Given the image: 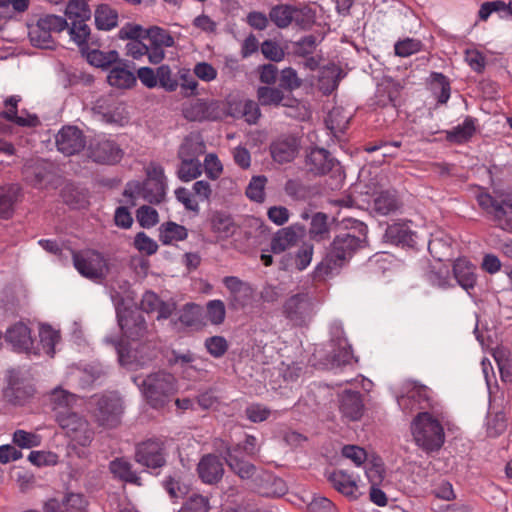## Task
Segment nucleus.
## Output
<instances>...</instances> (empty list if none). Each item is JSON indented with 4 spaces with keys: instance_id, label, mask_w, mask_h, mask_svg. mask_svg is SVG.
<instances>
[{
    "instance_id": "obj_1",
    "label": "nucleus",
    "mask_w": 512,
    "mask_h": 512,
    "mask_svg": "<svg viewBox=\"0 0 512 512\" xmlns=\"http://www.w3.org/2000/svg\"><path fill=\"white\" fill-rule=\"evenodd\" d=\"M368 227L361 221H355L350 230L337 234L327 248L322 261L313 272L315 280H324L327 276L339 273L350 259L368 246Z\"/></svg>"
},
{
    "instance_id": "obj_2",
    "label": "nucleus",
    "mask_w": 512,
    "mask_h": 512,
    "mask_svg": "<svg viewBox=\"0 0 512 512\" xmlns=\"http://www.w3.org/2000/svg\"><path fill=\"white\" fill-rule=\"evenodd\" d=\"M146 174L147 177L143 182H128L123 195L131 199L140 196L150 204H159L166 195L164 170L160 165L151 163L146 170Z\"/></svg>"
},
{
    "instance_id": "obj_3",
    "label": "nucleus",
    "mask_w": 512,
    "mask_h": 512,
    "mask_svg": "<svg viewBox=\"0 0 512 512\" xmlns=\"http://www.w3.org/2000/svg\"><path fill=\"white\" fill-rule=\"evenodd\" d=\"M411 432L416 444L426 452L438 451L444 444L442 424L429 412H419L411 423Z\"/></svg>"
},
{
    "instance_id": "obj_4",
    "label": "nucleus",
    "mask_w": 512,
    "mask_h": 512,
    "mask_svg": "<svg viewBox=\"0 0 512 512\" xmlns=\"http://www.w3.org/2000/svg\"><path fill=\"white\" fill-rule=\"evenodd\" d=\"M477 202L486 218L492 221L495 227L512 233V194L480 193Z\"/></svg>"
},
{
    "instance_id": "obj_5",
    "label": "nucleus",
    "mask_w": 512,
    "mask_h": 512,
    "mask_svg": "<svg viewBox=\"0 0 512 512\" xmlns=\"http://www.w3.org/2000/svg\"><path fill=\"white\" fill-rule=\"evenodd\" d=\"M92 416L96 423L106 429H113L120 425L124 413L121 397L114 393L94 395L90 400Z\"/></svg>"
},
{
    "instance_id": "obj_6",
    "label": "nucleus",
    "mask_w": 512,
    "mask_h": 512,
    "mask_svg": "<svg viewBox=\"0 0 512 512\" xmlns=\"http://www.w3.org/2000/svg\"><path fill=\"white\" fill-rule=\"evenodd\" d=\"M140 386L147 402L153 408L163 407L176 392L174 376L165 371L147 375Z\"/></svg>"
},
{
    "instance_id": "obj_7",
    "label": "nucleus",
    "mask_w": 512,
    "mask_h": 512,
    "mask_svg": "<svg viewBox=\"0 0 512 512\" xmlns=\"http://www.w3.org/2000/svg\"><path fill=\"white\" fill-rule=\"evenodd\" d=\"M65 18L69 23V35L79 47L88 44L91 34L86 23L91 18V10L85 0H69L65 9Z\"/></svg>"
},
{
    "instance_id": "obj_8",
    "label": "nucleus",
    "mask_w": 512,
    "mask_h": 512,
    "mask_svg": "<svg viewBox=\"0 0 512 512\" xmlns=\"http://www.w3.org/2000/svg\"><path fill=\"white\" fill-rule=\"evenodd\" d=\"M118 325L123 336L131 342H151L154 332L149 328L144 314L139 309L117 310Z\"/></svg>"
},
{
    "instance_id": "obj_9",
    "label": "nucleus",
    "mask_w": 512,
    "mask_h": 512,
    "mask_svg": "<svg viewBox=\"0 0 512 512\" xmlns=\"http://www.w3.org/2000/svg\"><path fill=\"white\" fill-rule=\"evenodd\" d=\"M314 302L308 293H297L285 300L283 316L296 327L306 326L314 316Z\"/></svg>"
},
{
    "instance_id": "obj_10",
    "label": "nucleus",
    "mask_w": 512,
    "mask_h": 512,
    "mask_svg": "<svg viewBox=\"0 0 512 512\" xmlns=\"http://www.w3.org/2000/svg\"><path fill=\"white\" fill-rule=\"evenodd\" d=\"M73 264L76 270L85 278L101 281L106 277L108 267L103 255L97 251H72Z\"/></svg>"
},
{
    "instance_id": "obj_11",
    "label": "nucleus",
    "mask_w": 512,
    "mask_h": 512,
    "mask_svg": "<svg viewBox=\"0 0 512 512\" xmlns=\"http://www.w3.org/2000/svg\"><path fill=\"white\" fill-rule=\"evenodd\" d=\"M55 421L80 446L86 447L92 442L94 431L88 421L78 413L71 411Z\"/></svg>"
},
{
    "instance_id": "obj_12",
    "label": "nucleus",
    "mask_w": 512,
    "mask_h": 512,
    "mask_svg": "<svg viewBox=\"0 0 512 512\" xmlns=\"http://www.w3.org/2000/svg\"><path fill=\"white\" fill-rule=\"evenodd\" d=\"M223 284L229 292L227 301L230 310H243L252 303L255 290L250 283L236 276H226L223 278Z\"/></svg>"
},
{
    "instance_id": "obj_13",
    "label": "nucleus",
    "mask_w": 512,
    "mask_h": 512,
    "mask_svg": "<svg viewBox=\"0 0 512 512\" xmlns=\"http://www.w3.org/2000/svg\"><path fill=\"white\" fill-rule=\"evenodd\" d=\"M301 148V140L293 134H282L271 141L269 153L273 162L284 165L293 162Z\"/></svg>"
},
{
    "instance_id": "obj_14",
    "label": "nucleus",
    "mask_w": 512,
    "mask_h": 512,
    "mask_svg": "<svg viewBox=\"0 0 512 512\" xmlns=\"http://www.w3.org/2000/svg\"><path fill=\"white\" fill-rule=\"evenodd\" d=\"M164 443L159 439H148L138 443L134 459L147 468L156 469L165 465Z\"/></svg>"
},
{
    "instance_id": "obj_15",
    "label": "nucleus",
    "mask_w": 512,
    "mask_h": 512,
    "mask_svg": "<svg viewBox=\"0 0 512 512\" xmlns=\"http://www.w3.org/2000/svg\"><path fill=\"white\" fill-rule=\"evenodd\" d=\"M305 166L314 176H323L340 169L339 161L325 148L313 147L306 154Z\"/></svg>"
},
{
    "instance_id": "obj_16",
    "label": "nucleus",
    "mask_w": 512,
    "mask_h": 512,
    "mask_svg": "<svg viewBox=\"0 0 512 512\" xmlns=\"http://www.w3.org/2000/svg\"><path fill=\"white\" fill-rule=\"evenodd\" d=\"M56 147L65 156L80 153L86 146V138L82 130L76 126H64L55 136Z\"/></svg>"
},
{
    "instance_id": "obj_17",
    "label": "nucleus",
    "mask_w": 512,
    "mask_h": 512,
    "mask_svg": "<svg viewBox=\"0 0 512 512\" xmlns=\"http://www.w3.org/2000/svg\"><path fill=\"white\" fill-rule=\"evenodd\" d=\"M87 156L99 164L113 165L123 157V150L112 140H92L87 148Z\"/></svg>"
},
{
    "instance_id": "obj_18",
    "label": "nucleus",
    "mask_w": 512,
    "mask_h": 512,
    "mask_svg": "<svg viewBox=\"0 0 512 512\" xmlns=\"http://www.w3.org/2000/svg\"><path fill=\"white\" fill-rule=\"evenodd\" d=\"M182 114L188 121H214L221 118L219 105L214 101L195 99L183 105Z\"/></svg>"
},
{
    "instance_id": "obj_19",
    "label": "nucleus",
    "mask_w": 512,
    "mask_h": 512,
    "mask_svg": "<svg viewBox=\"0 0 512 512\" xmlns=\"http://www.w3.org/2000/svg\"><path fill=\"white\" fill-rule=\"evenodd\" d=\"M405 395L397 398V403L404 411L425 410L432 407L431 392L425 385L413 382Z\"/></svg>"
},
{
    "instance_id": "obj_20",
    "label": "nucleus",
    "mask_w": 512,
    "mask_h": 512,
    "mask_svg": "<svg viewBox=\"0 0 512 512\" xmlns=\"http://www.w3.org/2000/svg\"><path fill=\"white\" fill-rule=\"evenodd\" d=\"M331 343L330 357L332 365L340 367L350 364L353 359L352 347L344 336L342 326L339 324H334L331 327Z\"/></svg>"
},
{
    "instance_id": "obj_21",
    "label": "nucleus",
    "mask_w": 512,
    "mask_h": 512,
    "mask_svg": "<svg viewBox=\"0 0 512 512\" xmlns=\"http://www.w3.org/2000/svg\"><path fill=\"white\" fill-rule=\"evenodd\" d=\"M305 233V227L296 223L278 230L271 239L270 247L274 254H280L294 246Z\"/></svg>"
},
{
    "instance_id": "obj_22",
    "label": "nucleus",
    "mask_w": 512,
    "mask_h": 512,
    "mask_svg": "<svg viewBox=\"0 0 512 512\" xmlns=\"http://www.w3.org/2000/svg\"><path fill=\"white\" fill-rule=\"evenodd\" d=\"M197 472L203 483L216 484L224 475L223 462L215 454H206L200 459L197 465Z\"/></svg>"
},
{
    "instance_id": "obj_23",
    "label": "nucleus",
    "mask_w": 512,
    "mask_h": 512,
    "mask_svg": "<svg viewBox=\"0 0 512 512\" xmlns=\"http://www.w3.org/2000/svg\"><path fill=\"white\" fill-rule=\"evenodd\" d=\"M223 458L230 470L241 479H250L254 476L256 467L252 463L243 459L240 444L233 447H227Z\"/></svg>"
},
{
    "instance_id": "obj_24",
    "label": "nucleus",
    "mask_w": 512,
    "mask_h": 512,
    "mask_svg": "<svg viewBox=\"0 0 512 512\" xmlns=\"http://www.w3.org/2000/svg\"><path fill=\"white\" fill-rule=\"evenodd\" d=\"M339 409L344 418L358 421L364 413L362 394L359 391L345 390L340 395Z\"/></svg>"
},
{
    "instance_id": "obj_25",
    "label": "nucleus",
    "mask_w": 512,
    "mask_h": 512,
    "mask_svg": "<svg viewBox=\"0 0 512 512\" xmlns=\"http://www.w3.org/2000/svg\"><path fill=\"white\" fill-rule=\"evenodd\" d=\"M256 95L261 106L278 107L282 105L284 107L293 108L298 104L297 99L285 96L280 87L260 86L257 89Z\"/></svg>"
},
{
    "instance_id": "obj_26",
    "label": "nucleus",
    "mask_w": 512,
    "mask_h": 512,
    "mask_svg": "<svg viewBox=\"0 0 512 512\" xmlns=\"http://www.w3.org/2000/svg\"><path fill=\"white\" fill-rule=\"evenodd\" d=\"M5 340L15 351L26 353L32 349L34 343L30 328L22 322L15 323L7 329Z\"/></svg>"
},
{
    "instance_id": "obj_27",
    "label": "nucleus",
    "mask_w": 512,
    "mask_h": 512,
    "mask_svg": "<svg viewBox=\"0 0 512 512\" xmlns=\"http://www.w3.org/2000/svg\"><path fill=\"white\" fill-rule=\"evenodd\" d=\"M77 396L61 387L54 388L49 394V405L55 420L73 411Z\"/></svg>"
},
{
    "instance_id": "obj_28",
    "label": "nucleus",
    "mask_w": 512,
    "mask_h": 512,
    "mask_svg": "<svg viewBox=\"0 0 512 512\" xmlns=\"http://www.w3.org/2000/svg\"><path fill=\"white\" fill-rule=\"evenodd\" d=\"M21 101L20 96L13 95L4 101L5 109L0 112V117L17 124L20 127H36L39 119L36 115L28 114L27 117L18 116V103Z\"/></svg>"
},
{
    "instance_id": "obj_29",
    "label": "nucleus",
    "mask_w": 512,
    "mask_h": 512,
    "mask_svg": "<svg viewBox=\"0 0 512 512\" xmlns=\"http://www.w3.org/2000/svg\"><path fill=\"white\" fill-rule=\"evenodd\" d=\"M34 394L32 385L22 380L10 377L8 386L4 389V398L13 405L25 404Z\"/></svg>"
},
{
    "instance_id": "obj_30",
    "label": "nucleus",
    "mask_w": 512,
    "mask_h": 512,
    "mask_svg": "<svg viewBox=\"0 0 512 512\" xmlns=\"http://www.w3.org/2000/svg\"><path fill=\"white\" fill-rule=\"evenodd\" d=\"M92 110L100 116L102 121L109 124H120L124 119L122 115L123 108L120 104L114 102L112 98L103 97L98 99Z\"/></svg>"
},
{
    "instance_id": "obj_31",
    "label": "nucleus",
    "mask_w": 512,
    "mask_h": 512,
    "mask_svg": "<svg viewBox=\"0 0 512 512\" xmlns=\"http://www.w3.org/2000/svg\"><path fill=\"white\" fill-rule=\"evenodd\" d=\"M475 266L464 258H459L454 262L453 274L458 284L467 292L473 289L476 284Z\"/></svg>"
},
{
    "instance_id": "obj_32",
    "label": "nucleus",
    "mask_w": 512,
    "mask_h": 512,
    "mask_svg": "<svg viewBox=\"0 0 512 512\" xmlns=\"http://www.w3.org/2000/svg\"><path fill=\"white\" fill-rule=\"evenodd\" d=\"M401 201L395 190H384L373 199V210L379 215H390L398 211Z\"/></svg>"
},
{
    "instance_id": "obj_33",
    "label": "nucleus",
    "mask_w": 512,
    "mask_h": 512,
    "mask_svg": "<svg viewBox=\"0 0 512 512\" xmlns=\"http://www.w3.org/2000/svg\"><path fill=\"white\" fill-rule=\"evenodd\" d=\"M21 195L18 184H8L0 187V217L9 219L14 212V206Z\"/></svg>"
},
{
    "instance_id": "obj_34",
    "label": "nucleus",
    "mask_w": 512,
    "mask_h": 512,
    "mask_svg": "<svg viewBox=\"0 0 512 512\" xmlns=\"http://www.w3.org/2000/svg\"><path fill=\"white\" fill-rule=\"evenodd\" d=\"M259 105L249 99L240 101L229 105V114L234 118H244L249 124H256L261 116Z\"/></svg>"
},
{
    "instance_id": "obj_35",
    "label": "nucleus",
    "mask_w": 512,
    "mask_h": 512,
    "mask_svg": "<svg viewBox=\"0 0 512 512\" xmlns=\"http://www.w3.org/2000/svg\"><path fill=\"white\" fill-rule=\"evenodd\" d=\"M415 233L405 223H394L388 225L385 231V238L392 244L413 246L415 244Z\"/></svg>"
},
{
    "instance_id": "obj_36",
    "label": "nucleus",
    "mask_w": 512,
    "mask_h": 512,
    "mask_svg": "<svg viewBox=\"0 0 512 512\" xmlns=\"http://www.w3.org/2000/svg\"><path fill=\"white\" fill-rule=\"evenodd\" d=\"M107 81L113 87L129 89L136 84V76L126 65H116L109 71Z\"/></svg>"
},
{
    "instance_id": "obj_37",
    "label": "nucleus",
    "mask_w": 512,
    "mask_h": 512,
    "mask_svg": "<svg viewBox=\"0 0 512 512\" xmlns=\"http://www.w3.org/2000/svg\"><path fill=\"white\" fill-rule=\"evenodd\" d=\"M476 122L475 118L467 116L462 124L447 131V140L457 144L469 141L476 132Z\"/></svg>"
},
{
    "instance_id": "obj_38",
    "label": "nucleus",
    "mask_w": 512,
    "mask_h": 512,
    "mask_svg": "<svg viewBox=\"0 0 512 512\" xmlns=\"http://www.w3.org/2000/svg\"><path fill=\"white\" fill-rule=\"evenodd\" d=\"M158 230L159 240L164 245H170L173 242L183 241L188 236L187 228L173 221L162 223Z\"/></svg>"
},
{
    "instance_id": "obj_39",
    "label": "nucleus",
    "mask_w": 512,
    "mask_h": 512,
    "mask_svg": "<svg viewBox=\"0 0 512 512\" xmlns=\"http://www.w3.org/2000/svg\"><path fill=\"white\" fill-rule=\"evenodd\" d=\"M85 46L86 45L80 48L83 53H85L88 63L94 67L105 69L118 61L119 54L116 50H110L108 52L98 49L85 50Z\"/></svg>"
},
{
    "instance_id": "obj_40",
    "label": "nucleus",
    "mask_w": 512,
    "mask_h": 512,
    "mask_svg": "<svg viewBox=\"0 0 512 512\" xmlns=\"http://www.w3.org/2000/svg\"><path fill=\"white\" fill-rule=\"evenodd\" d=\"M292 23L300 30L308 31L316 23V11L307 4L293 5Z\"/></svg>"
},
{
    "instance_id": "obj_41",
    "label": "nucleus",
    "mask_w": 512,
    "mask_h": 512,
    "mask_svg": "<svg viewBox=\"0 0 512 512\" xmlns=\"http://www.w3.org/2000/svg\"><path fill=\"white\" fill-rule=\"evenodd\" d=\"M109 469L111 473L128 483L140 485V477L132 470V465L124 458H116L110 462Z\"/></svg>"
},
{
    "instance_id": "obj_42",
    "label": "nucleus",
    "mask_w": 512,
    "mask_h": 512,
    "mask_svg": "<svg viewBox=\"0 0 512 512\" xmlns=\"http://www.w3.org/2000/svg\"><path fill=\"white\" fill-rule=\"evenodd\" d=\"M211 229L220 238H228L234 234L236 226L230 215L217 211L211 216Z\"/></svg>"
},
{
    "instance_id": "obj_43",
    "label": "nucleus",
    "mask_w": 512,
    "mask_h": 512,
    "mask_svg": "<svg viewBox=\"0 0 512 512\" xmlns=\"http://www.w3.org/2000/svg\"><path fill=\"white\" fill-rule=\"evenodd\" d=\"M95 24L99 30H111L117 26L118 13L107 4H101L95 10Z\"/></svg>"
},
{
    "instance_id": "obj_44",
    "label": "nucleus",
    "mask_w": 512,
    "mask_h": 512,
    "mask_svg": "<svg viewBox=\"0 0 512 512\" xmlns=\"http://www.w3.org/2000/svg\"><path fill=\"white\" fill-rule=\"evenodd\" d=\"M328 479L337 491L346 496H352L357 489V485L353 477L343 470L333 471L329 475Z\"/></svg>"
},
{
    "instance_id": "obj_45",
    "label": "nucleus",
    "mask_w": 512,
    "mask_h": 512,
    "mask_svg": "<svg viewBox=\"0 0 512 512\" xmlns=\"http://www.w3.org/2000/svg\"><path fill=\"white\" fill-rule=\"evenodd\" d=\"M330 228L328 216L323 212L315 213L311 218L309 236L316 242L323 241L329 237Z\"/></svg>"
},
{
    "instance_id": "obj_46",
    "label": "nucleus",
    "mask_w": 512,
    "mask_h": 512,
    "mask_svg": "<svg viewBox=\"0 0 512 512\" xmlns=\"http://www.w3.org/2000/svg\"><path fill=\"white\" fill-rule=\"evenodd\" d=\"M179 157L182 159L181 164L177 170L178 178L181 181L188 182L196 179L201 175L202 165L196 158H183V151H179Z\"/></svg>"
},
{
    "instance_id": "obj_47",
    "label": "nucleus",
    "mask_w": 512,
    "mask_h": 512,
    "mask_svg": "<svg viewBox=\"0 0 512 512\" xmlns=\"http://www.w3.org/2000/svg\"><path fill=\"white\" fill-rule=\"evenodd\" d=\"M293 5L277 4L269 11L270 21L279 29H286L292 24Z\"/></svg>"
},
{
    "instance_id": "obj_48",
    "label": "nucleus",
    "mask_w": 512,
    "mask_h": 512,
    "mask_svg": "<svg viewBox=\"0 0 512 512\" xmlns=\"http://www.w3.org/2000/svg\"><path fill=\"white\" fill-rule=\"evenodd\" d=\"M29 37L31 43L35 47L43 48V49H52L55 46V41L53 39L52 33H50L43 25L39 19L35 27H33L29 32Z\"/></svg>"
},
{
    "instance_id": "obj_49",
    "label": "nucleus",
    "mask_w": 512,
    "mask_h": 512,
    "mask_svg": "<svg viewBox=\"0 0 512 512\" xmlns=\"http://www.w3.org/2000/svg\"><path fill=\"white\" fill-rule=\"evenodd\" d=\"M431 78V88L434 94L437 95V101L440 104H445L450 98V81L449 79L442 73L432 72L430 75Z\"/></svg>"
},
{
    "instance_id": "obj_50",
    "label": "nucleus",
    "mask_w": 512,
    "mask_h": 512,
    "mask_svg": "<svg viewBox=\"0 0 512 512\" xmlns=\"http://www.w3.org/2000/svg\"><path fill=\"white\" fill-rule=\"evenodd\" d=\"M113 345H115L118 359L121 365H131L134 362H139L144 364L146 361L151 360L154 357L153 351L148 353L145 357L141 356L137 357V349L133 351L132 348H127L124 344L120 342H115L113 340L110 341Z\"/></svg>"
},
{
    "instance_id": "obj_51",
    "label": "nucleus",
    "mask_w": 512,
    "mask_h": 512,
    "mask_svg": "<svg viewBox=\"0 0 512 512\" xmlns=\"http://www.w3.org/2000/svg\"><path fill=\"white\" fill-rule=\"evenodd\" d=\"M264 486L261 493L269 497H280L287 492L285 481L273 474L267 473L263 477Z\"/></svg>"
},
{
    "instance_id": "obj_52",
    "label": "nucleus",
    "mask_w": 512,
    "mask_h": 512,
    "mask_svg": "<svg viewBox=\"0 0 512 512\" xmlns=\"http://www.w3.org/2000/svg\"><path fill=\"white\" fill-rule=\"evenodd\" d=\"M267 177L264 175L253 176L246 188V196L257 203H262L265 200V186Z\"/></svg>"
},
{
    "instance_id": "obj_53",
    "label": "nucleus",
    "mask_w": 512,
    "mask_h": 512,
    "mask_svg": "<svg viewBox=\"0 0 512 512\" xmlns=\"http://www.w3.org/2000/svg\"><path fill=\"white\" fill-rule=\"evenodd\" d=\"M23 173L26 180L33 186L37 187L47 178L49 171L42 162L37 161L33 165H25Z\"/></svg>"
},
{
    "instance_id": "obj_54",
    "label": "nucleus",
    "mask_w": 512,
    "mask_h": 512,
    "mask_svg": "<svg viewBox=\"0 0 512 512\" xmlns=\"http://www.w3.org/2000/svg\"><path fill=\"white\" fill-rule=\"evenodd\" d=\"M206 317L213 325H220L226 317V308L222 300H210L206 304Z\"/></svg>"
},
{
    "instance_id": "obj_55",
    "label": "nucleus",
    "mask_w": 512,
    "mask_h": 512,
    "mask_svg": "<svg viewBox=\"0 0 512 512\" xmlns=\"http://www.w3.org/2000/svg\"><path fill=\"white\" fill-rule=\"evenodd\" d=\"M302 85V79L298 77L295 69L286 67L280 72L279 87L282 90L292 92Z\"/></svg>"
},
{
    "instance_id": "obj_56",
    "label": "nucleus",
    "mask_w": 512,
    "mask_h": 512,
    "mask_svg": "<svg viewBox=\"0 0 512 512\" xmlns=\"http://www.w3.org/2000/svg\"><path fill=\"white\" fill-rule=\"evenodd\" d=\"M145 40L152 41V43L160 44L164 47H172L175 44L174 38L170 33L158 26L150 27L146 29Z\"/></svg>"
},
{
    "instance_id": "obj_57",
    "label": "nucleus",
    "mask_w": 512,
    "mask_h": 512,
    "mask_svg": "<svg viewBox=\"0 0 512 512\" xmlns=\"http://www.w3.org/2000/svg\"><path fill=\"white\" fill-rule=\"evenodd\" d=\"M486 426L488 436L497 437L501 435L507 427L505 414L503 412L489 413Z\"/></svg>"
},
{
    "instance_id": "obj_58",
    "label": "nucleus",
    "mask_w": 512,
    "mask_h": 512,
    "mask_svg": "<svg viewBox=\"0 0 512 512\" xmlns=\"http://www.w3.org/2000/svg\"><path fill=\"white\" fill-rule=\"evenodd\" d=\"M41 25L45 27L50 33H60L67 29L69 31V23L63 16L55 14H46L39 18Z\"/></svg>"
},
{
    "instance_id": "obj_59",
    "label": "nucleus",
    "mask_w": 512,
    "mask_h": 512,
    "mask_svg": "<svg viewBox=\"0 0 512 512\" xmlns=\"http://www.w3.org/2000/svg\"><path fill=\"white\" fill-rule=\"evenodd\" d=\"M209 500L200 494L190 495L178 512H208Z\"/></svg>"
},
{
    "instance_id": "obj_60",
    "label": "nucleus",
    "mask_w": 512,
    "mask_h": 512,
    "mask_svg": "<svg viewBox=\"0 0 512 512\" xmlns=\"http://www.w3.org/2000/svg\"><path fill=\"white\" fill-rule=\"evenodd\" d=\"M317 47V38L314 35H306L293 43V53L299 57L312 55Z\"/></svg>"
},
{
    "instance_id": "obj_61",
    "label": "nucleus",
    "mask_w": 512,
    "mask_h": 512,
    "mask_svg": "<svg viewBox=\"0 0 512 512\" xmlns=\"http://www.w3.org/2000/svg\"><path fill=\"white\" fill-rule=\"evenodd\" d=\"M39 337L46 353L53 356L55 353V344L59 340V334L53 330L51 326L42 325L39 330Z\"/></svg>"
},
{
    "instance_id": "obj_62",
    "label": "nucleus",
    "mask_w": 512,
    "mask_h": 512,
    "mask_svg": "<svg viewBox=\"0 0 512 512\" xmlns=\"http://www.w3.org/2000/svg\"><path fill=\"white\" fill-rule=\"evenodd\" d=\"M134 247L143 254L151 256L158 250V244L144 232H138L134 238Z\"/></svg>"
},
{
    "instance_id": "obj_63",
    "label": "nucleus",
    "mask_w": 512,
    "mask_h": 512,
    "mask_svg": "<svg viewBox=\"0 0 512 512\" xmlns=\"http://www.w3.org/2000/svg\"><path fill=\"white\" fill-rule=\"evenodd\" d=\"M138 223L143 228H151L158 223V212L151 206L143 205L136 212Z\"/></svg>"
},
{
    "instance_id": "obj_64",
    "label": "nucleus",
    "mask_w": 512,
    "mask_h": 512,
    "mask_svg": "<svg viewBox=\"0 0 512 512\" xmlns=\"http://www.w3.org/2000/svg\"><path fill=\"white\" fill-rule=\"evenodd\" d=\"M422 43L420 40L406 38L395 43V54L400 57H408L421 50Z\"/></svg>"
}]
</instances>
